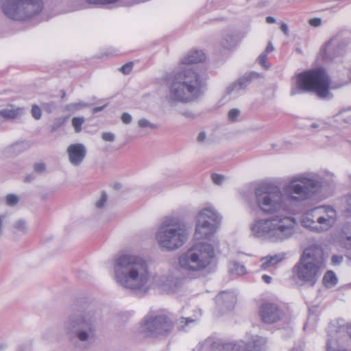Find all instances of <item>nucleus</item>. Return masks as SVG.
Listing matches in <instances>:
<instances>
[{
    "mask_svg": "<svg viewBox=\"0 0 351 351\" xmlns=\"http://www.w3.org/2000/svg\"><path fill=\"white\" fill-rule=\"evenodd\" d=\"M156 240L162 248H179L186 240L185 226L177 218L166 217L156 234Z\"/></svg>",
    "mask_w": 351,
    "mask_h": 351,
    "instance_id": "nucleus-8",
    "label": "nucleus"
},
{
    "mask_svg": "<svg viewBox=\"0 0 351 351\" xmlns=\"http://www.w3.org/2000/svg\"><path fill=\"white\" fill-rule=\"evenodd\" d=\"M262 279L264 280L265 282L269 284L271 282V277H270L268 275H263L262 276Z\"/></svg>",
    "mask_w": 351,
    "mask_h": 351,
    "instance_id": "nucleus-42",
    "label": "nucleus"
},
{
    "mask_svg": "<svg viewBox=\"0 0 351 351\" xmlns=\"http://www.w3.org/2000/svg\"><path fill=\"white\" fill-rule=\"evenodd\" d=\"M337 282L338 278L333 271L328 270L325 272L322 278V283L325 287H333L337 284Z\"/></svg>",
    "mask_w": 351,
    "mask_h": 351,
    "instance_id": "nucleus-19",
    "label": "nucleus"
},
{
    "mask_svg": "<svg viewBox=\"0 0 351 351\" xmlns=\"http://www.w3.org/2000/svg\"><path fill=\"white\" fill-rule=\"evenodd\" d=\"M219 223L217 213L210 208H204L197 216L195 237L197 240L209 239L217 231Z\"/></svg>",
    "mask_w": 351,
    "mask_h": 351,
    "instance_id": "nucleus-12",
    "label": "nucleus"
},
{
    "mask_svg": "<svg viewBox=\"0 0 351 351\" xmlns=\"http://www.w3.org/2000/svg\"><path fill=\"white\" fill-rule=\"evenodd\" d=\"M205 138H206V134H204V132H200L197 136L198 141L202 142L205 140Z\"/></svg>",
    "mask_w": 351,
    "mask_h": 351,
    "instance_id": "nucleus-43",
    "label": "nucleus"
},
{
    "mask_svg": "<svg viewBox=\"0 0 351 351\" xmlns=\"http://www.w3.org/2000/svg\"><path fill=\"white\" fill-rule=\"evenodd\" d=\"M339 242L344 247L351 248V233L348 235V233L341 232L339 235Z\"/></svg>",
    "mask_w": 351,
    "mask_h": 351,
    "instance_id": "nucleus-21",
    "label": "nucleus"
},
{
    "mask_svg": "<svg viewBox=\"0 0 351 351\" xmlns=\"http://www.w3.org/2000/svg\"><path fill=\"white\" fill-rule=\"evenodd\" d=\"M70 162L74 165H80L84 160L86 150L80 143L71 144L67 149Z\"/></svg>",
    "mask_w": 351,
    "mask_h": 351,
    "instance_id": "nucleus-16",
    "label": "nucleus"
},
{
    "mask_svg": "<svg viewBox=\"0 0 351 351\" xmlns=\"http://www.w3.org/2000/svg\"><path fill=\"white\" fill-rule=\"evenodd\" d=\"M215 258L212 245L199 242L179 258L180 269L190 274L206 268Z\"/></svg>",
    "mask_w": 351,
    "mask_h": 351,
    "instance_id": "nucleus-7",
    "label": "nucleus"
},
{
    "mask_svg": "<svg viewBox=\"0 0 351 351\" xmlns=\"http://www.w3.org/2000/svg\"><path fill=\"white\" fill-rule=\"evenodd\" d=\"M346 49V44L334 36L322 46L317 58L323 64H339L342 62Z\"/></svg>",
    "mask_w": 351,
    "mask_h": 351,
    "instance_id": "nucleus-13",
    "label": "nucleus"
},
{
    "mask_svg": "<svg viewBox=\"0 0 351 351\" xmlns=\"http://www.w3.org/2000/svg\"><path fill=\"white\" fill-rule=\"evenodd\" d=\"M294 80L298 90L326 99L332 96L331 90L351 84V72L346 80L332 81L329 73L323 67H313L295 75Z\"/></svg>",
    "mask_w": 351,
    "mask_h": 351,
    "instance_id": "nucleus-2",
    "label": "nucleus"
},
{
    "mask_svg": "<svg viewBox=\"0 0 351 351\" xmlns=\"http://www.w3.org/2000/svg\"><path fill=\"white\" fill-rule=\"evenodd\" d=\"M240 111L238 109L233 108L230 110L228 112V119L230 121H235L237 118L239 116Z\"/></svg>",
    "mask_w": 351,
    "mask_h": 351,
    "instance_id": "nucleus-27",
    "label": "nucleus"
},
{
    "mask_svg": "<svg viewBox=\"0 0 351 351\" xmlns=\"http://www.w3.org/2000/svg\"><path fill=\"white\" fill-rule=\"evenodd\" d=\"M325 267L324 250L319 245H312L304 250L299 261L293 267V278L302 284L313 287Z\"/></svg>",
    "mask_w": 351,
    "mask_h": 351,
    "instance_id": "nucleus-4",
    "label": "nucleus"
},
{
    "mask_svg": "<svg viewBox=\"0 0 351 351\" xmlns=\"http://www.w3.org/2000/svg\"><path fill=\"white\" fill-rule=\"evenodd\" d=\"M223 176L217 173H214L212 175V180L213 182L215 183L216 184H221L223 180Z\"/></svg>",
    "mask_w": 351,
    "mask_h": 351,
    "instance_id": "nucleus-30",
    "label": "nucleus"
},
{
    "mask_svg": "<svg viewBox=\"0 0 351 351\" xmlns=\"http://www.w3.org/2000/svg\"><path fill=\"white\" fill-rule=\"evenodd\" d=\"M267 53H265V51L263 53H262L258 58L257 59V62L258 64H261V65H264L265 63H266V61H267Z\"/></svg>",
    "mask_w": 351,
    "mask_h": 351,
    "instance_id": "nucleus-32",
    "label": "nucleus"
},
{
    "mask_svg": "<svg viewBox=\"0 0 351 351\" xmlns=\"http://www.w3.org/2000/svg\"><path fill=\"white\" fill-rule=\"evenodd\" d=\"M138 125L141 128H145V127H147L149 125V123L147 120L145 119H141L138 121Z\"/></svg>",
    "mask_w": 351,
    "mask_h": 351,
    "instance_id": "nucleus-41",
    "label": "nucleus"
},
{
    "mask_svg": "<svg viewBox=\"0 0 351 351\" xmlns=\"http://www.w3.org/2000/svg\"><path fill=\"white\" fill-rule=\"evenodd\" d=\"M232 270L237 273L238 275H244L246 274V269L243 265L235 263L233 265Z\"/></svg>",
    "mask_w": 351,
    "mask_h": 351,
    "instance_id": "nucleus-25",
    "label": "nucleus"
},
{
    "mask_svg": "<svg viewBox=\"0 0 351 351\" xmlns=\"http://www.w3.org/2000/svg\"><path fill=\"white\" fill-rule=\"evenodd\" d=\"M183 319L185 320V324H186L193 322L191 318H183Z\"/></svg>",
    "mask_w": 351,
    "mask_h": 351,
    "instance_id": "nucleus-48",
    "label": "nucleus"
},
{
    "mask_svg": "<svg viewBox=\"0 0 351 351\" xmlns=\"http://www.w3.org/2000/svg\"><path fill=\"white\" fill-rule=\"evenodd\" d=\"M6 204L8 206H14L19 202V197L14 194H8L5 197Z\"/></svg>",
    "mask_w": 351,
    "mask_h": 351,
    "instance_id": "nucleus-24",
    "label": "nucleus"
},
{
    "mask_svg": "<svg viewBox=\"0 0 351 351\" xmlns=\"http://www.w3.org/2000/svg\"><path fill=\"white\" fill-rule=\"evenodd\" d=\"M102 138L106 141H112L114 140V135L110 132H104L102 134Z\"/></svg>",
    "mask_w": 351,
    "mask_h": 351,
    "instance_id": "nucleus-34",
    "label": "nucleus"
},
{
    "mask_svg": "<svg viewBox=\"0 0 351 351\" xmlns=\"http://www.w3.org/2000/svg\"><path fill=\"white\" fill-rule=\"evenodd\" d=\"M22 111V108L3 109L0 110V115L5 119H14L21 115Z\"/></svg>",
    "mask_w": 351,
    "mask_h": 351,
    "instance_id": "nucleus-20",
    "label": "nucleus"
},
{
    "mask_svg": "<svg viewBox=\"0 0 351 351\" xmlns=\"http://www.w3.org/2000/svg\"><path fill=\"white\" fill-rule=\"evenodd\" d=\"M133 64H134L133 62H128L124 64L123 66H133Z\"/></svg>",
    "mask_w": 351,
    "mask_h": 351,
    "instance_id": "nucleus-49",
    "label": "nucleus"
},
{
    "mask_svg": "<svg viewBox=\"0 0 351 351\" xmlns=\"http://www.w3.org/2000/svg\"><path fill=\"white\" fill-rule=\"evenodd\" d=\"M296 221L287 216L278 215L269 219L256 221L252 226V231L258 236H265L274 242L283 241L294 232Z\"/></svg>",
    "mask_w": 351,
    "mask_h": 351,
    "instance_id": "nucleus-5",
    "label": "nucleus"
},
{
    "mask_svg": "<svg viewBox=\"0 0 351 351\" xmlns=\"http://www.w3.org/2000/svg\"><path fill=\"white\" fill-rule=\"evenodd\" d=\"M309 24L313 27H319L322 24L320 18H313L309 20Z\"/></svg>",
    "mask_w": 351,
    "mask_h": 351,
    "instance_id": "nucleus-33",
    "label": "nucleus"
},
{
    "mask_svg": "<svg viewBox=\"0 0 351 351\" xmlns=\"http://www.w3.org/2000/svg\"><path fill=\"white\" fill-rule=\"evenodd\" d=\"M132 67H120L119 71L126 75L129 74L132 71Z\"/></svg>",
    "mask_w": 351,
    "mask_h": 351,
    "instance_id": "nucleus-39",
    "label": "nucleus"
},
{
    "mask_svg": "<svg viewBox=\"0 0 351 351\" xmlns=\"http://www.w3.org/2000/svg\"><path fill=\"white\" fill-rule=\"evenodd\" d=\"M45 167L44 163H36L34 165V169L37 172H41L45 169Z\"/></svg>",
    "mask_w": 351,
    "mask_h": 351,
    "instance_id": "nucleus-36",
    "label": "nucleus"
},
{
    "mask_svg": "<svg viewBox=\"0 0 351 351\" xmlns=\"http://www.w3.org/2000/svg\"><path fill=\"white\" fill-rule=\"evenodd\" d=\"M114 271L119 282L131 289H143L149 280L147 263L137 256H120L115 263Z\"/></svg>",
    "mask_w": 351,
    "mask_h": 351,
    "instance_id": "nucleus-3",
    "label": "nucleus"
},
{
    "mask_svg": "<svg viewBox=\"0 0 351 351\" xmlns=\"http://www.w3.org/2000/svg\"><path fill=\"white\" fill-rule=\"evenodd\" d=\"M346 208L344 210L345 215L348 217H351V194L345 197Z\"/></svg>",
    "mask_w": 351,
    "mask_h": 351,
    "instance_id": "nucleus-23",
    "label": "nucleus"
},
{
    "mask_svg": "<svg viewBox=\"0 0 351 351\" xmlns=\"http://www.w3.org/2000/svg\"><path fill=\"white\" fill-rule=\"evenodd\" d=\"M121 120L124 123H129L132 121V117L128 113H123L121 116Z\"/></svg>",
    "mask_w": 351,
    "mask_h": 351,
    "instance_id": "nucleus-35",
    "label": "nucleus"
},
{
    "mask_svg": "<svg viewBox=\"0 0 351 351\" xmlns=\"http://www.w3.org/2000/svg\"><path fill=\"white\" fill-rule=\"evenodd\" d=\"M202 87L199 75L191 68L185 69L175 76L171 87V97L182 102L191 101L201 95Z\"/></svg>",
    "mask_w": 351,
    "mask_h": 351,
    "instance_id": "nucleus-6",
    "label": "nucleus"
},
{
    "mask_svg": "<svg viewBox=\"0 0 351 351\" xmlns=\"http://www.w3.org/2000/svg\"><path fill=\"white\" fill-rule=\"evenodd\" d=\"M315 184L310 179H303L300 183L291 182L284 188L283 193L278 187L262 184L256 189V202L259 208L266 213L287 210L292 204L307 199L314 193Z\"/></svg>",
    "mask_w": 351,
    "mask_h": 351,
    "instance_id": "nucleus-1",
    "label": "nucleus"
},
{
    "mask_svg": "<svg viewBox=\"0 0 351 351\" xmlns=\"http://www.w3.org/2000/svg\"><path fill=\"white\" fill-rule=\"evenodd\" d=\"M280 29L286 36L289 35V28L286 23H282L280 25Z\"/></svg>",
    "mask_w": 351,
    "mask_h": 351,
    "instance_id": "nucleus-38",
    "label": "nucleus"
},
{
    "mask_svg": "<svg viewBox=\"0 0 351 351\" xmlns=\"http://www.w3.org/2000/svg\"><path fill=\"white\" fill-rule=\"evenodd\" d=\"M346 332L351 339V324L346 326Z\"/></svg>",
    "mask_w": 351,
    "mask_h": 351,
    "instance_id": "nucleus-45",
    "label": "nucleus"
},
{
    "mask_svg": "<svg viewBox=\"0 0 351 351\" xmlns=\"http://www.w3.org/2000/svg\"><path fill=\"white\" fill-rule=\"evenodd\" d=\"M274 47L271 43V42H269L267 45V47H266L265 50V52L268 53L269 52H271L272 51H274Z\"/></svg>",
    "mask_w": 351,
    "mask_h": 351,
    "instance_id": "nucleus-40",
    "label": "nucleus"
},
{
    "mask_svg": "<svg viewBox=\"0 0 351 351\" xmlns=\"http://www.w3.org/2000/svg\"><path fill=\"white\" fill-rule=\"evenodd\" d=\"M336 210L330 206L316 207L304 213L302 225L315 232H324L332 228L336 223Z\"/></svg>",
    "mask_w": 351,
    "mask_h": 351,
    "instance_id": "nucleus-9",
    "label": "nucleus"
},
{
    "mask_svg": "<svg viewBox=\"0 0 351 351\" xmlns=\"http://www.w3.org/2000/svg\"><path fill=\"white\" fill-rule=\"evenodd\" d=\"M285 258L283 254H275L273 256H267L261 259V268L265 269L270 266L276 265L281 262Z\"/></svg>",
    "mask_w": 351,
    "mask_h": 351,
    "instance_id": "nucleus-18",
    "label": "nucleus"
},
{
    "mask_svg": "<svg viewBox=\"0 0 351 351\" xmlns=\"http://www.w3.org/2000/svg\"><path fill=\"white\" fill-rule=\"evenodd\" d=\"M174 328V323L167 311L161 309L154 315L147 316L143 325L146 337L167 336Z\"/></svg>",
    "mask_w": 351,
    "mask_h": 351,
    "instance_id": "nucleus-11",
    "label": "nucleus"
},
{
    "mask_svg": "<svg viewBox=\"0 0 351 351\" xmlns=\"http://www.w3.org/2000/svg\"><path fill=\"white\" fill-rule=\"evenodd\" d=\"M258 313L261 320L269 324L282 320L285 315L284 311L276 304L271 302L263 303Z\"/></svg>",
    "mask_w": 351,
    "mask_h": 351,
    "instance_id": "nucleus-15",
    "label": "nucleus"
},
{
    "mask_svg": "<svg viewBox=\"0 0 351 351\" xmlns=\"http://www.w3.org/2000/svg\"><path fill=\"white\" fill-rule=\"evenodd\" d=\"M32 114L34 119H40L42 116L41 109L37 105H33L32 107Z\"/></svg>",
    "mask_w": 351,
    "mask_h": 351,
    "instance_id": "nucleus-26",
    "label": "nucleus"
},
{
    "mask_svg": "<svg viewBox=\"0 0 351 351\" xmlns=\"http://www.w3.org/2000/svg\"><path fill=\"white\" fill-rule=\"evenodd\" d=\"M106 200H107V195L105 193H103L101 196L100 199L96 204L97 207L99 208H102L104 206V205L105 204Z\"/></svg>",
    "mask_w": 351,
    "mask_h": 351,
    "instance_id": "nucleus-31",
    "label": "nucleus"
},
{
    "mask_svg": "<svg viewBox=\"0 0 351 351\" xmlns=\"http://www.w3.org/2000/svg\"><path fill=\"white\" fill-rule=\"evenodd\" d=\"M206 56L200 49H192L180 59V64L184 65L205 63Z\"/></svg>",
    "mask_w": 351,
    "mask_h": 351,
    "instance_id": "nucleus-17",
    "label": "nucleus"
},
{
    "mask_svg": "<svg viewBox=\"0 0 351 351\" xmlns=\"http://www.w3.org/2000/svg\"><path fill=\"white\" fill-rule=\"evenodd\" d=\"M343 257L341 255H333L331 258V264L333 266L340 265L343 261Z\"/></svg>",
    "mask_w": 351,
    "mask_h": 351,
    "instance_id": "nucleus-28",
    "label": "nucleus"
},
{
    "mask_svg": "<svg viewBox=\"0 0 351 351\" xmlns=\"http://www.w3.org/2000/svg\"><path fill=\"white\" fill-rule=\"evenodd\" d=\"M83 117H73L71 120V124L76 133H80L82 131V126L84 123Z\"/></svg>",
    "mask_w": 351,
    "mask_h": 351,
    "instance_id": "nucleus-22",
    "label": "nucleus"
},
{
    "mask_svg": "<svg viewBox=\"0 0 351 351\" xmlns=\"http://www.w3.org/2000/svg\"><path fill=\"white\" fill-rule=\"evenodd\" d=\"M4 14L14 20H25L38 14L43 9L42 2L38 0H2Z\"/></svg>",
    "mask_w": 351,
    "mask_h": 351,
    "instance_id": "nucleus-10",
    "label": "nucleus"
},
{
    "mask_svg": "<svg viewBox=\"0 0 351 351\" xmlns=\"http://www.w3.org/2000/svg\"><path fill=\"white\" fill-rule=\"evenodd\" d=\"M266 343L265 338L256 335L247 343L241 341L236 343H223L221 346L220 351H262Z\"/></svg>",
    "mask_w": 351,
    "mask_h": 351,
    "instance_id": "nucleus-14",
    "label": "nucleus"
},
{
    "mask_svg": "<svg viewBox=\"0 0 351 351\" xmlns=\"http://www.w3.org/2000/svg\"><path fill=\"white\" fill-rule=\"evenodd\" d=\"M104 108V106L95 107L93 108V112H97L103 110Z\"/></svg>",
    "mask_w": 351,
    "mask_h": 351,
    "instance_id": "nucleus-46",
    "label": "nucleus"
},
{
    "mask_svg": "<svg viewBox=\"0 0 351 351\" xmlns=\"http://www.w3.org/2000/svg\"><path fill=\"white\" fill-rule=\"evenodd\" d=\"M222 45L223 47L226 49H231L235 46L236 43L234 39L230 37L228 39H226L223 41Z\"/></svg>",
    "mask_w": 351,
    "mask_h": 351,
    "instance_id": "nucleus-29",
    "label": "nucleus"
},
{
    "mask_svg": "<svg viewBox=\"0 0 351 351\" xmlns=\"http://www.w3.org/2000/svg\"><path fill=\"white\" fill-rule=\"evenodd\" d=\"M16 227L19 229L22 228L23 227V222H22V221L17 222L16 224Z\"/></svg>",
    "mask_w": 351,
    "mask_h": 351,
    "instance_id": "nucleus-47",
    "label": "nucleus"
},
{
    "mask_svg": "<svg viewBox=\"0 0 351 351\" xmlns=\"http://www.w3.org/2000/svg\"><path fill=\"white\" fill-rule=\"evenodd\" d=\"M77 337L81 341H85L88 339V335L86 332L81 331L78 333Z\"/></svg>",
    "mask_w": 351,
    "mask_h": 351,
    "instance_id": "nucleus-37",
    "label": "nucleus"
},
{
    "mask_svg": "<svg viewBox=\"0 0 351 351\" xmlns=\"http://www.w3.org/2000/svg\"><path fill=\"white\" fill-rule=\"evenodd\" d=\"M266 21L268 23H274L276 22V19L273 16H267L266 18Z\"/></svg>",
    "mask_w": 351,
    "mask_h": 351,
    "instance_id": "nucleus-44",
    "label": "nucleus"
}]
</instances>
